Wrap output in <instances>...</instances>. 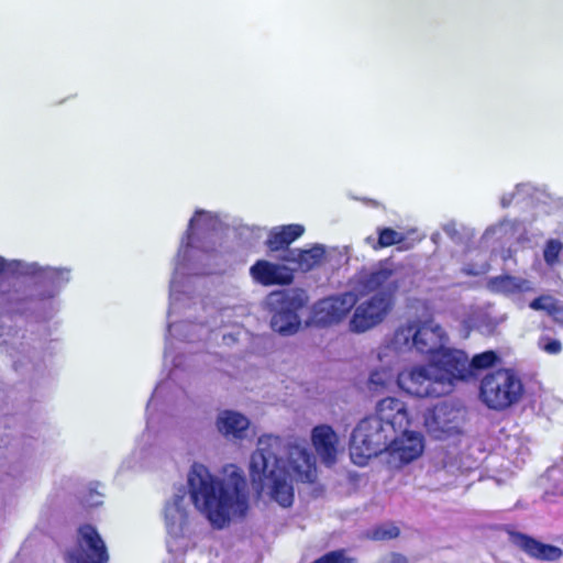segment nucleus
<instances>
[{"instance_id":"1","label":"nucleus","mask_w":563,"mask_h":563,"mask_svg":"<svg viewBox=\"0 0 563 563\" xmlns=\"http://www.w3.org/2000/svg\"><path fill=\"white\" fill-rule=\"evenodd\" d=\"M227 228L219 213L197 209L178 249L169 285L167 333L180 341H201L223 323L228 308L219 309L196 289L198 277L213 274L219 265L216 246Z\"/></svg>"},{"instance_id":"2","label":"nucleus","mask_w":563,"mask_h":563,"mask_svg":"<svg viewBox=\"0 0 563 563\" xmlns=\"http://www.w3.org/2000/svg\"><path fill=\"white\" fill-rule=\"evenodd\" d=\"M250 476L256 488H266L276 503L289 507L294 501L292 479L312 483L317 467L313 455L303 443L263 434L251 455Z\"/></svg>"},{"instance_id":"3","label":"nucleus","mask_w":563,"mask_h":563,"mask_svg":"<svg viewBox=\"0 0 563 563\" xmlns=\"http://www.w3.org/2000/svg\"><path fill=\"white\" fill-rule=\"evenodd\" d=\"M356 300L358 297L375 292L353 307L349 321V330L353 333H365L387 318L394 307V296L406 292L413 285L410 267L390 260L379 261L371 268L363 267L350 279Z\"/></svg>"},{"instance_id":"4","label":"nucleus","mask_w":563,"mask_h":563,"mask_svg":"<svg viewBox=\"0 0 563 563\" xmlns=\"http://www.w3.org/2000/svg\"><path fill=\"white\" fill-rule=\"evenodd\" d=\"M187 485L195 508L214 529H223L249 510L247 483L236 466L230 465L221 478L208 467L194 463L188 472Z\"/></svg>"},{"instance_id":"5","label":"nucleus","mask_w":563,"mask_h":563,"mask_svg":"<svg viewBox=\"0 0 563 563\" xmlns=\"http://www.w3.org/2000/svg\"><path fill=\"white\" fill-rule=\"evenodd\" d=\"M448 343L443 329L433 320H408L399 325L391 339V347L399 352L416 350L435 356Z\"/></svg>"},{"instance_id":"6","label":"nucleus","mask_w":563,"mask_h":563,"mask_svg":"<svg viewBox=\"0 0 563 563\" xmlns=\"http://www.w3.org/2000/svg\"><path fill=\"white\" fill-rule=\"evenodd\" d=\"M523 393L522 379L511 368L487 373L479 385V399L487 408L496 411H504L518 404Z\"/></svg>"},{"instance_id":"7","label":"nucleus","mask_w":563,"mask_h":563,"mask_svg":"<svg viewBox=\"0 0 563 563\" xmlns=\"http://www.w3.org/2000/svg\"><path fill=\"white\" fill-rule=\"evenodd\" d=\"M19 276L34 280V300H51L57 297L71 280V268L66 266L41 265L37 262H18L12 264Z\"/></svg>"},{"instance_id":"8","label":"nucleus","mask_w":563,"mask_h":563,"mask_svg":"<svg viewBox=\"0 0 563 563\" xmlns=\"http://www.w3.org/2000/svg\"><path fill=\"white\" fill-rule=\"evenodd\" d=\"M391 434L379 419L364 418L354 428L350 440V455L355 465L364 466L369 459L387 449Z\"/></svg>"},{"instance_id":"9","label":"nucleus","mask_w":563,"mask_h":563,"mask_svg":"<svg viewBox=\"0 0 563 563\" xmlns=\"http://www.w3.org/2000/svg\"><path fill=\"white\" fill-rule=\"evenodd\" d=\"M266 305L272 312V329L282 335H291L300 327L298 310L303 307L305 299L295 290L273 291L267 296Z\"/></svg>"},{"instance_id":"10","label":"nucleus","mask_w":563,"mask_h":563,"mask_svg":"<svg viewBox=\"0 0 563 563\" xmlns=\"http://www.w3.org/2000/svg\"><path fill=\"white\" fill-rule=\"evenodd\" d=\"M448 378L437 375V366H413L400 372L397 376L398 386L407 394L416 397H440L448 394Z\"/></svg>"},{"instance_id":"11","label":"nucleus","mask_w":563,"mask_h":563,"mask_svg":"<svg viewBox=\"0 0 563 563\" xmlns=\"http://www.w3.org/2000/svg\"><path fill=\"white\" fill-rule=\"evenodd\" d=\"M464 422V411L461 407L442 401L424 415V426L434 439H446L459 434Z\"/></svg>"},{"instance_id":"12","label":"nucleus","mask_w":563,"mask_h":563,"mask_svg":"<svg viewBox=\"0 0 563 563\" xmlns=\"http://www.w3.org/2000/svg\"><path fill=\"white\" fill-rule=\"evenodd\" d=\"M67 563H107V547L95 527L85 525L78 530L77 544L67 551Z\"/></svg>"},{"instance_id":"13","label":"nucleus","mask_w":563,"mask_h":563,"mask_svg":"<svg viewBox=\"0 0 563 563\" xmlns=\"http://www.w3.org/2000/svg\"><path fill=\"white\" fill-rule=\"evenodd\" d=\"M349 252V246H344L343 249L332 247L327 250L323 244L317 243L307 250L287 249L280 260L295 265L296 269L307 273L336 257H339V264L342 257H346V262Z\"/></svg>"},{"instance_id":"14","label":"nucleus","mask_w":563,"mask_h":563,"mask_svg":"<svg viewBox=\"0 0 563 563\" xmlns=\"http://www.w3.org/2000/svg\"><path fill=\"white\" fill-rule=\"evenodd\" d=\"M356 303V296L350 291L323 298L313 306L312 318L318 325H330L340 322Z\"/></svg>"},{"instance_id":"15","label":"nucleus","mask_w":563,"mask_h":563,"mask_svg":"<svg viewBox=\"0 0 563 563\" xmlns=\"http://www.w3.org/2000/svg\"><path fill=\"white\" fill-rule=\"evenodd\" d=\"M437 366V375L448 378V394L452 390L454 379H464L470 375V360L461 350L448 349L444 345L430 362Z\"/></svg>"},{"instance_id":"16","label":"nucleus","mask_w":563,"mask_h":563,"mask_svg":"<svg viewBox=\"0 0 563 563\" xmlns=\"http://www.w3.org/2000/svg\"><path fill=\"white\" fill-rule=\"evenodd\" d=\"M386 451L388 452V462L395 466L410 463L420 456L423 451L422 437L419 433L406 432L400 438L389 439Z\"/></svg>"},{"instance_id":"17","label":"nucleus","mask_w":563,"mask_h":563,"mask_svg":"<svg viewBox=\"0 0 563 563\" xmlns=\"http://www.w3.org/2000/svg\"><path fill=\"white\" fill-rule=\"evenodd\" d=\"M368 418L379 419L383 427H388V434L405 431L409 419L405 404L394 397L382 399L376 406V415Z\"/></svg>"},{"instance_id":"18","label":"nucleus","mask_w":563,"mask_h":563,"mask_svg":"<svg viewBox=\"0 0 563 563\" xmlns=\"http://www.w3.org/2000/svg\"><path fill=\"white\" fill-rule=\"evenodd\" d=\"M253 280L263 286L287 285L292 282V273L285 265L258 260L250 267Z\"/></svg>"},{"instance_id":"19","label":"nucleus","mask_w":563,"mask_h":563,"mask_svg":"<svg viewBox=\"0 0 563 563\" xmlns=\"http://www.w3.org/2000/svg\"><path fill=\"white\" fill-rule=\"evenodd\" d=\"M312 444L322 463L332 465L336 461L339 439L334 430L327 424L314 427L311 434Z\"/></svg>"},{"instance_id":"20","label":"nucleus","mask_w":563,"mask_h":563,"mask_svg":"<svg viewBox=\"0 0 563 563\" xmlns=\"http://www.w3.org/2000/svg\"><path fill=\"white\" fill-rule=\"evenodd\" d=\"M166 528L170 536L180 537L188 523L186 494L179 489L165 507Z\"/></svg>"},{"instance_id":"21","label":"nucleus","mask_w":563,"mask_h":563,"mask_svg":"<svg viewBox=\"0 0 563 563\" xmlns=\"http://www.w3.org/2000/svg\"><path fill=\"white\" fill-rule=\"evenodd\" d=\"M511 538L516 545L536 559L555 561L563 554L560 548L541 543L522 533H514Z\"/></svg>"},{"instance_id":"22","label":"nucleus","mask_w":563,"mask_h":563,"mask_svg":"<svg viewBox=\"0 0 563 563\" xmlns=\"http://www.w3.org/2000/svg\"><path fill=\"white\" fill-rule=\"evenodd\" d=\"M217 429L225 437L243 439L250 426L249 419L233 410H223L218 415Z\"/></svg>"},{"instance_id":"23","label":"nucleus","mask_w":563,"mask_h":563,"mask_svg":"<svg viewBox=\"0 0 563 563\" xmlns=\"http://www.w3.org/2000/svg\"><path fill=\"white\" fill-rule=\"evenodd\" d=\"M488 288L494 292L505 295L528 292L534 289L531 280L510 275H501L490 278L488 282Z\"/></svg>"},{"instance_id":"24","label":"nucleus","mask_w":563,"mask_h":563,"mask_svg":"<svg viewBox=\"0 0 563 563\" xmlns=\"http://www.w3.org/2000/svg\"><path fill=\"white\" fill-rule=\"evenodd\" d=\"M305 228L301 224H288L274 228L268 235L266 244L271 251L288 249V245L301 236Z\"/></svg>"},{"instance_id":"25","label":"nucleus","mask_w":563,"mask_h":563,"mask_svg":"<svg viewBox=\"0 0 563 563\" xmlns=\"http://www.w3.org/2000/svg\"><path fill=\"white\" fill-rule=\"evenodd\" d=\"M520 227L518 220L503 219L486 228L481 241L483 244L488 245L494 242H503L512 239Z\"/></svg>"},{"instance_id":"26","label":"nucleus","mask_w":563,"mask_h":563,"mask_svg":"<svg viewBox=\"0 0 563 563\" xmlns=\"http://www.w3.org/2000/svg\"><path fill=\"white\" fill-rule=\"evenodd\" d=\"M23 262L22 260L7 261L0 256V307L12 306L19 299L15 292L10 291V284L3 278L2 273L7 272L12 275L19 276V271H15L12 266L13 263Z\"/></svg>"},{"instance_id":"27","label":"nucleus","mask_w":563,"mask_h":563,"mask_svg":"<svg viewBox=\"0 0 563 563\" xmlns=\"http://www.w3.org/2000/svg\"><path fill=\"white\" fill-rule=\"evenodd\" d=\"M155 435L146 428L142 433L137 448L134 451V455L137 457L140 466H148L151 464V457L155 454L156 449L154 448Z\"/></svg>"},{"instance_id":"28","label":"nucleus","mask_w":563,"mask_h":563,"mask_svg":"<svg viewBox=\"0 0 563 563\" xmlns=\"http://www.w3.org/2000/svg\"><path fill=\"white\" fill-rule=\"evenodd\" d=\"M394 379V374L390 369L382 367L375 369L369 374L367 387L371 391L378 393L387 388Z\"/></svg>"},{"instance_id":"29","label":"nucleus","mask_w":563,"mask_h":563,"mask_svg":"<svg viewBox=\"0 0 563 563\" xmlns=\"http://www.w3.org/2000/svg\"><path fill=\"white\" fill-rule=\"evenodd\" d=\"M498 362L499 356L494 351H485L476 354L470 361V374H473L474 371L490 368Z\"/></svg>"},{"instance_id":"30","label":"nucleus","mask_w":563,"mask_h":563,"mask_svg":"<svg viewBox=\"0 0 563 563\" xmlns=\"http://www.w3.org/2000/svg\"><path fill=\"white\" fill-rule=\"evenodd\" d=\"M404 241L405 236L401 232H398L391 228H379L377 245H374V249L377 250L388 247L395 244L402 243Z\"/></svg>"},{"instance_id":"31","label":"nucleus","mask_w":563,"mask_h":563,"mask_svg":"<svg viewBox=\"0 0 563 563\" xmlns=\"http://www.w3.org/2000/svg\"><path fill=\"white\" fill-rule=\"evenodd\" d=\"M516 187H523L525 190H521L520 194L517 196V205L518 203H530L533 205L536 202L542 201V198L545 196V194L533 186L530 183L525 184H518Z\"/></svg>"},{"instance_id":"32","label":"nucleus","mask_w":563,"mask_h":563,"mask_svg":"<svg viewBox=\"0 0 563 563\" xmlns=\"http://www.w3.org/2000/svg\"><path fill=\"white\" fill-rule=\"evenodd\" d=\"M529 307L533 310L547 311L549 314H555L560 311L559 301L549 295L533 299Z\"/></svg>"},{"instance_id":"33","label":"nucleus","mask_w":563,"mask_h":563,"mask_svg":"<svg viewBox=\"0 0 563 563\" xmlns=\"http://www.w3.org/2000/svg\"><path fill=\"white\" fill-rule=\"evenodd\" d=\"M562 246L563 245L559 240L548 241L543 251V257L547 264L553 265L556 263L562 251Z\"/></svg>"},{"instance_id":"34","label":"nucleus","mask_w":563,"mask_h":563,"mask_svg":"<svg viewBox=\"0 0 563 563\" xmlns=\"http://www.w3.org/2000/svg\"><path fill=\"white\" fill-rule=\"evenodd\" d=\"M442 230L451 241L457 244L462 243L463 231L465 230L464 225H460L457 222L451 220L442 225Z\"/></svg>"},{"instance_id":"35","label":"nucleus","mask_w":563,"mask_h":563,"mask_svg":"<svg viewBox=\"0 0 563 563\" xmlns=\"http://www.w3.org/2000/svg\"><path fill=\"white\" fill-rule=\"evenodd\" d=\"M399 534V529L395 526H382L376 528L373 533L372 538L375 540H387L396 538Z\"/></svg>"},{"instance_id":"36","label":"nucleus","mask_w":563,"mask_h":563,"mask_svg":"<svg viewBox=\"0 0 563 563\" xmlns=\"http://www.w3.org/2000/svg\"><path fill=\"white\" fill-rule=\"evenodd\" d=\"M539 346L549 354H559L562 350V345L559 340L545 336H542L539 340Z\"/></svg>"},{"instance_id":"37","label":"nucleus","mask_w":563,"mask_h":563,"mask_svg":"<svg viewBox=\"0 0 563 563\" xmlns=\"http://www.w3.org/2000/svg\"><path fill=\"white\" fill-rule=\"evenodd\" d=\"M521 190H525V188L516 187L512 191L503 194V196L500 197V201H499L500 207L503 209H506L509 206H511L512 203H517V196H518V194L521 192Z\"/></svg>"},{"instance_id":"38","label":"nucleus","mask_w":563,"mask_h":563,"mask_svg":"<svg viewBox=\"0 0 563 563\" xmlns=\"http://www.w3.org/2000/svg\"><path fill=\"white\" fill-rule=\"evenodd\" d=\"M551 495H554V496L563 495V484L556 485L555 492L553 494H551L550 492L547 490L544 493V499L547 501H551Z\"/></svg>"},{"instance_id":"39","label":"nucleus","mask_w":563,"mask_h":563,"mask_svg":"<svg viewBox=\"0 0 563 563\" xmlns=\"http://www.w3.org/2000/svg\"><path fill=\"white\" fill-rule=\"evenodd\" d=\"M167 383H161L157 385L155 390L153 391V395L147 404V408L151 406V404L155 400V398L159 395V393L166 387Z\"/></svg>"},{"instance_id":"40","label":"nucleus","mask_w":563,"mask_h":563,"mask_svg":"<svg viewBox=\"0 0 563 563\" xmlns=\"http://www.w3.org/2000/svg\"><path fill=\"white\" fill-rule=\"evenodd\" d=\"M223 341H224L225 344L229 345V344L235 342L236 338L232 333H229V334H224L223 335Z\"/></svg>"},{"instance_id":"41","label":"nucleus","mask_w":563,"mask_h":563,"mask_svg":"<svg viewBox=\"0 0 563 563\" xmlns=\"http://www.w3.org/2000/svg\"><path fill=\"white\" fill-rule=\"evenodd\" d=\"M91 497H92V500L89 503V505L98 506V505H100L102 503L101 501V496L99 494L91 495Z\"/></svg>"},{"instance_id":"42","label":"nucleus","mask_w":563,"mask_h":563,"mask_svg":"<svg viewBox=\"0 0 563 563\" xmlns=\"http://www.w3.org/2000/svg\"><path fill=\"white\" fill-rule=\"evenodd\" d=\"M166 340H167V343H166V346H165L164 357L167 361L168 357L170 356V353H172V351H170L172 350V343L168 342V338Z\"/></svg>"},{"instance_id":"43","label":"nucleus","mask_w":563,"mask_h":563,"mask_svg":"<svg viewBox=\"0 0 563 563\" xmlns=\"http://www.w3.org/2000/svg\"><path fill=\"white\" fill-rule=\"evenodd\" d=\"M365 242L374 247V245H377V241L373 236H367L365 239Z\"/></svg>"},{"instance_id":"44","label":"nucleus","mask_w":563,"mask_h":563,"mask_svg":"<svg viewBox=\"0 0 563 563\" xmlns=\"http://www.w3.org/2000/svg\"><path fill=\"white\" fill-rule=\"evenodd\" d=\"M172 362H173L175 368L179 367L181 364V362L178 360V357H173Z\"/></svg>"},{"instance_id":"45","label":"nucleus","mask_w":563,"mask_h":563,"mask_svg":"<svg viewBox=\"0 0 563 563\" xmlns=\"http://www.w3.org/2000/svg\"><path fill=\"white\" fill-rule=\"evenodd\" d=\"M23 365H24V363H23L22 361H18V362L15 363V366H16V367H18V366H23Z\"/></svg>"},{"instance_id":"46","label":"nucleus","mask_w":563,"mask_h":563,"mask_svg":"<svg viewBox=\"0 0 563 563\" xmlns=\"http://www.w3.org/2000/svg\"><path fill=\"white\" fill-rule=\"evenodd\" d=\"M439 236V234H433L432 240L435 241V239Z\"/></svg>"}]
</instances>
